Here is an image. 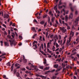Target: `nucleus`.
Here are the masks:
<instances>
[{"label":"nucleus","instance_id":"12","mask_svg":"<svg viewBox=\"0 0 79 79\" xmlns=\"http://www.w3.org/2000/svg\"><path fill=\"white\" fill-rule=\"evenodd\" d=\"M50 68V67H45L44 69V71H45V70H48Z\"/></svg>","mask_w":79,"mask_h":79},{"label":"nucleus","instance_id":"29","mask_svg":"<svg viewBox=\"0 0 79 79\" xmlns=\"http://www.w3.org/2000/svg\"><path fill=\"white\" fill-rule=\"evenodd\" d=\"M70 8H71V10L72 11H74V8H73L72 7H70Z\"/></svg>","mask_w":79,"mask_h":79},{"label":"nucleus","instance_id":"26","mask_svg":"<svg viewBox=\"0 0 79 79\" xmlns=\"http://www.w3.org/2000/svg\"><path fill=\"white\" fill-rule=\"evenodd\" d=\"M7 65L9 66H11V64H10V62H8L7 64Z\"/></svg>","mask_w":79,"mask_h":79},{"label":"nucleus","instance_id":"45","mask_svg":"<svg viewBox=\"0 0 79 79\" xmlns=\"http://www.w3.org/2000/svg\"><path fill=\"white\" fill-rule=\"evenodd\" d=\"M55 71V69H53L51 71V73H53V72H54V71Z\"/></svg>","mask_w":79,"mask_h":79},{"label":"nucleus","instance_id":"57","mask_svg":"<svg viewBox=\"0 0 79 79\" xmlns=\"http://www.w3.org/2000/svg\"><path fill=\"white\" fill-rule=\"evenodd\" d=\"M44 2L46 3H47V1L46 0H44Z\"/></svg>","mask_w":79,"mask_h":79},{"label":"nucleus","instance_id":"35","mask_svg":"<svg viewBox=\"0 0 79 79\" xmlns=\"http://www.w3.org/2000/svg\"><path fill=\"white\" fill-rule=\"evenodd\" d=\"M7 37L9 39H10L11 38V35H7Z\"/></svg>","mask_w":79,"mask_h":79},{"label":"nucleus","instance_id":"14","mask_svg":"<svg viewBox=\"0 0 79 79\" xmlns=\"http://www.w3.org/2000/svg\"><path fill=\"white\" fill-rule=\"evenodd\" d=\"M45 23V21H41L40 23V24H42V25H43Z\"/></svg>","mask_w":79,"mask_h":79},{"label":"nucleus","instance_id":"64","mask_svg":"<svg viewBox=\"0 0 79 79\" xmlns=\"http://www.w3.org/2000/svg\"><path fill=\"white\" fill-rule=\"evenodd\" d=\"M50 26H52V22H50Z\"/></svg>","mask_w":79,"mask_h":79},{"label":"nucleus","instance_id":"5","mask_svg":"<svg viewBox=\"0 0 79 79\" xmlns=\"http://www.w3.org/2000/svg\"><path fill=\"white\" fill-rule=\"evenodd\" d=\"M8 17H9V15H8L5 14H4V18H6L7 19H8Z\"/></svg>","mask_w":79,"mask_h":79},{"label":"nucleus","instance_id":"58","mask_svg":"<svg viewBox=\"0 0 79 79\" xmlns=\"http://www.w3.org/2000/svg\"><path fill=\"white\" fill-rule=\"evenodd\" d=\"M61 50H62V48H60L59 49V52H61Z\"/></svg>","mask_w":79,"mask_h":79},{"label":"nucleus","instance_id":"59","mask_svg":"<svg viewBox=\"0 0 79 79\" xmlns=\"http://www.w3.org/2000/svg\"><path fill=\"white\" fill-rule=\"evenodd\" d=\"M12 26L15 27V23H13V24L12 25Z\"/></svg>","mask_w":79,"mask_h":79},{"label":"nucleus","instance_id":"62","mask_svg":"<svg viewBox=\"0 0 79 79\" xmlns=\"http://www.w3.org/2000/svg\"><path fill=\"white\" fill-rule=\"evenodd\" d=\"M57 24H55V25H54V26H55V27H57Z\"/></svg>","mask_w":79,"mask_h":79},{"label":"nucleus","instance_id":"50","mask_svg":"<svg viewBox=\"0 0 79 79\" xmlns=\"http://www.w3.org/2000/svg\"><path fill=\"white\" fill-rule=\"evenodd\" d=\"M62 66H63V68H64V67H65V65H63V63H62Z\"/></svg>","mask_w":79,"mask_h":79},{"label":"nucleus","instance_id":"24","mask_svg":"<svg viewBox=\"0 0 79 79\" xmlns=\"http://www.w3.org/2000/svg\"><path fill=\"white\" fill-rule=\"evenodd\" d=\"M51 20L52 22H53V21H54V20H55V17H52Z\"/></svg>","mask_w":79,"mask_h":79},{"label":"nucleus","instance_id":"9","mask_svg":"<svg viewBox=\"0 0 79 79\" xmlns=\"http://www.w3.org/2000/svg\"><path fill=\"white\" fill-rule=\"evenodd\" d=\"M51 44V43L48 42L47 44V48H49L50 46V44Z\"/></svg>","mask_w":79,"mask_h":79},{"label":"nucleus","instance_id":"3","mask_svg":"<svg viewBox=\"0 0 79 79\" xmlns=\"http://www.w3.org/2000/svg\"><path fill=\"white\" fill-rule=\"evenodd\" d=\"M57 5H56V6L54 7V10H55L56 13H58V14H60V11H58V10L57 9Z\"/></svg>","mask_w":79,"mask_h":79},{"label":"nucleus","instance_id":"1","mask_svg":"<svg viewBox=\"0 0 79 79\" xmlns=\"http://www.w3.org/2000/svg\"><path fill=\"white\" fill-rule=\"evenodd\" d=\"M74 32H73L72 31H71L70 33V36L69 38V42H70L71 41V39H72L73 37L74 36Z\"/></svg>","mask_w":79,"mask_h":79},{"label":"nucleus","instance_id":"18","mask_svg":"<svg viewBox=\"0 0 79 79\" xmlns=\"http://www.w3.org/2000/svg\"><path fill=\"white\" fill-rule=\"evenodd\" d=\"M40 77H42V78H44V79H46L47 78L46 77H44V76L42 75H40L39 76Z\"/></svg>","mask_w":79,"mask_h":79},{"label":"nucleus","instance_id":"28","mask_svg":"<svg viewBox=\"0 0 79 79\" xmlns=\"http://www.w3.org/2000/svg\"><path fill=\"white\" fill-rule=\"evenodd\" d=\"M48 23H50V17H48Z\"/></svg>","mask_w":79,"mask_h":79},{"label":"nucleus","instance_id":"20","mask_svg":"<svg viewBox=\"0 0 79 79\" xmlns=\"http://www.w3.org/2000/svg\"><path fill=\"white\" fill-rule=\"evenodd\" d=\"M5 55H6V53H2V54L1 56H0V58H1L2 56H5Z\"/></svg>","mask_w":79,"mask_h":79},{"label":"nucleus","instance_id":"53","mask_svg":"<svg viewBox=\"0 0 79 79\" xmlns=\"http://www.w3.org/2000/svg\"><path fill=\"white\" fill-rule=\"evenodd\" d=\"M59 21L60 24H61V20L59 19Z\"/></svg>","mask_w":79,"mask_h":79},{"label":"nucleus","instance_id":"22","mask_svg":"<svg viewBox=\"0 0 79 79\" xmlns=\"http://www.w3.org/2000/svg\"><path fill=\"white\" fill-rule=\"evenodd\" d=\"M11 33L13 34V35H11L12 37H13V38H14V35H15V33H13V32H12Z\"/></svg>","mask_w":79,"mask_h":79},{"label":"nucleus","instance_id":"23","mask_svg":"<svg viewBox=\"0 0 79 79\" xmlns=\"http://www.w3.org/2000/svg\"><path fill=\"white\" fill-rule=\"evenodd\" d=\"M60 46L58 45V44H57V43H56V48H58V47H59Z\"/></svg>","mask_w":79,"mask_h":79},{"label":"nucleus","instance_id":"49","mask_svg":"<svg viewBox=\"0 0 79 79\" xmlns=\"http://www.w3.org/2000/svg\"><path fill=\"white\" fill-rule=\"evenodd\" d=\"M34 22H35V23H37V21L36 19H34Z\"/></svg>","mask_w":79,"mask_h":79},{"label":"nucleus","instance_id":"11","mask_svg":"<svg viewBox=\"0 0 79 79\" xmlns=\"http://www.w3.org/2000/svg\"><path fill=\"white\" fill-rule=\"evenodd\" d=\"M4 44L5 45V46H7V47H8V46H9V44H8V43L5 42Z\"/></svg>","mask_w":79,"mask_h":79},{"label":"nucleus","instance_id":"6","mask_svg":"<svg viewBox=\"0 0 79 79\" xmlns=\"http://www.w3.org/2000/svg\"><path fill=\"white\" fill-rule=\"evenodd\" d=\"M73 14L72 13H71L70 15H69V18L70 19H72L73 18Z\"/></svg>","mask_w":79,"mask_h":79},{"label":"nucleus","instance_id":"17","mask_svg":"<svg viewBox=\"0 0 79 79\" xmlns=\"http://www.w3.org/2000/svg\"><path fill=\"white\" fill-rule=\"evenodd\" d=\"M55 47L54 46H53L52 48V50L53 51V52H55Z\"/></svg>","mask_w":79,"mask_h":79},{"label":"nucleus","instance_id":"10","mask_svg":"<svg viewBox=\"0 0 79 79\" xmlns=\"http://www.w3.org/2000/svg\"><path fill=\"white\" fill-rule=\"evenodd\" d=\"M33 47H35V48H34L35 50L37 48V44H33Z\"/></svg>","mask_w":79,"mask_h":79},{"label":"nucleus","instance_id":"25","mask_svg":"<svg viewBox=\"0 0 79 79\" xmlns=\"http://www.w3.org/2000/svg\"><path fill=\"white\" fill-rule=\"evenodd\" d=\"M47 50L48 52H49V53H52V51H50V49H49L48 48L47 49Z\"/></svg>","mask_w":79,"mask_h":79},{"label":"nucleus","instance_id":"47","mask_svg":"<svg viewBox=\"0 0 79 79\" xmlns=\"http://www.w3.org/2000/svg\"><path fill=\"white\" fill-rule=\"evenodd\" d=\"M48 32H47L46 33V37H48Z\"/></svg>","mask_w":79,"mask_h":79},{"label":"nucleus","instance_id":"37","mask_svg":"<svg viewBox=\"0 0 79 79\" xmlns=\"http://www.w3.org/2000/svg\"><path fill=\"white\" fill-rule=\"evenodd\" d=\"M35 43L36 44H37V41H34L33 42V44H35Z\"/></svg>","mask_w":79,"mask_h":79},{"label":"nucleus","instance_id":"2","mask_svg":"<svg viewBox=\"0 0 79 79\" xmlns=\"http://www.w3.org/2000/svg\"><path fill=\"white\" fill-rule=\"evenodd\" d=\"M60 31H62V32L63 33H65L66 31V29H65L64 27H60Z\"/></svg>","mask_w":79,"mask_h":79},{"label":"nucleus","instance_id":"13","mask_svg":"<svg viewBox=\"0 0 79 79\" xmlns=\"http://www.w3.org/2000/svg\"><path fill=\"white\" fill-rule=\"evenodd\" d=\"M53 67L55 68H58V64H56L54 65Z\"/></svg>","mask_w":79,"mask_h":79},{"label":"nucleus","instance_id":"44","mask_svg":"<svg viewBox=\"0 0 79 79\" xmlns=\"http://www.w3.org/2000/svg\"><path fill=\"white\" fill-rule=\"evenodd\" d=\"M56 40H55V42H54L53 43V44L54 45H56V42H55Z\"/></svg>","mask_w":79,"mask_h":79},{"label":"nucleus","instance_id":"42","mask_svg":"<svg viewBox=\"0 0 79 79\" xmlns=\"http://www.w3.org/2000/svg\"><path fill=\"white\" fill-rule=\"evenodd\" d=\"M59 40H61V35H59Z\"/></svg>","mask_w":79,"mask_h":79},{"label":"nucleus","instance_id":"48","mask_svg":"<svg viewBox=\"0 0 79 79\" xmlns=\"http://www.w3.org/2000/svg\"><path fill=\"white\" fill-rule=\"evenodd\" d=\"M53 35H51L50 36L51 38H53Z\"/></svg>","mask_w":79,"mask_h":79},{"label":"nucleus","instance_id":"19","mask_svg":"<svg viewBox=\"0 0 79 79\" xmlns=\"http://www.w3.org/2000/svg\"><path fill=\"white\" fill-rule=\"evenodd\" d=\"M68 15H66L65 16V21H68Z\"/></svg>","mask_w":79,"mask_h":79},{"label":"nucleus","instance_id":"54","mask_svg":"<svg viewBox=\"0 0 79 79\" xmlns=\"http://www.w3.org/2000/svg\"><path fill=\"white\" fill-rule=\"evenodd\" d=\"M8 34H10L11 33V32L10 31V30H8Z\"/></svg>","mask_w":79,"mask_h":79},{"label":"nucleus","instance_id":"40","mask_svg":"<svg viewBox=\"0 0 79 79\" xmlns=\"http://www.w3.org/2000/svg\"><path fill=\"white\" fill-rule=\"evenodd\" d=\"M41 46L42 48L44 49V44H41Z\"/></svg>","mask_w":79,"mask_h":79},{"label":"nucleus","instance_id":"41","mask_svg":"<svg viewBox=\"0 0 79 79\" xmlns=\"http://www.w3.org/2000/svg\"><path fill=\"white\" fill-rule=\"evenodd\" d=\"M47 22H45V24H44V27H46V26H47Z\"/></svg>","mask_w":79,"mask_h":79},{"label":"nucleus","instance_id":"4","mask_svg":"<svg viewBox=\"0 0 79 79\" xmlns=\"http://www.w3.org/2000/svg\"><path fill=\"white\" fill-rule=\"evenodd\" d=\"M15 67H17V69H18L20 68V64H18V63H16L15 64Z\"/></svg>","mask_w":79,"mask_h":79},{"label":"nucleus","instance_id":"38","mask_svg":"<svg viewBox=\"0 0 79 79\" xmlns=\"http://www.w3.org/2000/svg\"><path fill=\"white\" fill-rule=\"evenodd\" d=\"M44 47L45 48H46V47H47V46H46V44H45V43H44Z\"/></svg>","mask_w":79,"mask_h":79},{"label":"nucleus","instance_id":"34","mask_svg":"<svg viewBox=\"0 0 79 79\" xmlns=\"http://www.w3.org/2000/svg\"><path fill=\"white\" fill-rule=\"evenodd\" d=\"M66 39H64V42L63 43V45H64V44H65V42H66Z\"/></svg>","mask_w":79,"mask_h":79},{"label":"nucleus","instance_id":"55","mask_svg":"<svg viewBox=\"0 0 79 79\" xmlns=\"http://www.w3.org/2000/svg\"><path fill=\"white\" fill-rule=\"evenodd\" d=\"M40 52H41V53H42V54H43L44 52L41 51H40Z\"/></svg>","mask_w":79,"mask_h":79},{"label":"nucleus","instance_id":"52","mask_svg":"<svg viewBox=\"0 0 79 79\" xmlns=\"http://www.w3.org/2000/svg\"><path fill=\"white\" fill-rule=\"evenodd\" d=\"M71 29L70 27L68 26L67 27V29L69 30V29Z\"/></svg>","mask_w":79,"mask_h":79},{"label":"nucleus","instance_id":"60","mask_svg":"<svg viewBox=\"0 0 79 79\" xmlns=\"http://www.w3.org/2000/svg\"><path fill=\"white\" fill-rule=\"evenodd\" d=\"M42 31V30H41V29H39L38 30V32H40V31Z\"/></svg>","mask_w":79,"mask_h":79},{"label":"nucleus","instance_id":"31","mask_svg":"<svg viewBox=\"0 0 79 79\" xmlns=\"http://www.w3.org/2000/svg\"><path fill=\"white\" fill-rule=\"evenodd\" d=\"M49 14L51 15V16H53V15L52 13V11H50L49 12Z\"/></svg>","mask_w":79,"mask_h":79},{"label":"nucleus","instance_id":"32","mask_svg":"<svg viewBox=\"0 0 79 79\" xmlns=\"http://www.w3.org/2000/svg\"><path fill=\"white\" fill-rule=\"evenodd\" d=\"M47 17V15H46L43 16V18H46V17Z\"/></svg>","mask_w":79,"mask_h":79},{"label":"nucleus","instance_id":"27","mask_svg":"<svg viewBox=\"0 0 79 79\" xmlns=\"http://www.w3.org/2000/svg\"><path fill=\"white\" fill-rule=\"evenodd\" d=\"M56 76H54L52 77V79H56Z\"/></svg>","mask_w":79,"mask_h":79},{"label":"nucleus","instance_id":"56","mask_svg":"<svg viewBox=\"0 0 79 79\" xmlns=\"http://www.w3.org/2000/svg\"><path fill=\"white\" fill-rule=\"evenodd\" d=\"M75 15H77V11L76 10L75 12Z\"/></svg>","mask_w":79,"mask_h":79},{"label":"nucleus","instance_id":"21","mask_svg":"<svg viewBox=\"0 0 79 79\" xmlns=\"http://www.w3.org/2000/svg\"><path fill=\"white\" fill-rule=\"evenodd\" d=\"M44 64H46L47 63V60L46 59H44Z\"/></svg>","mask_w":79,"mask_h":79},{"label":"nucleus","instance_id":"16","mask_svg":"<svg viewBox=\"0 0 79 79\" xmlns=\"http://www.w3.org/2000/svg\"><path fill=\"white\" fill-rule=\"evenodd\" d=\"M14 66V64H12L11 67V71H13V66Z\"/></svg>","mask_w":79,"mask_h":79},{"label":"nucleus","instance_id":"46","mask_svg":"<svg viewBox=\"0 0 79 79\" xmlns=\"http://www.w3.org/2000/svg\"><path fill=\"white\" fill-rule=\"evenodd\" d=\"M2 26H3L4 27H5L6 28V25H5L4 24H3Z\"/></svg>","mask_w":79,"mask_h":79},{"label":"nucleus","instance_id":"61","mask_svg":"<svg viewBox=\"0 0 79 79\" xmlns=\"http://www.w3.org/2000/svg\"><path fill=\"white\" fill-rule=\"evenodd\" d=\"M61 4H63V3L61 2V1H60L59 2V5H61Z\"/></svg>","mask_w":79,"mask_h":79},{"label":"nucleus","instance_id":"15","mask_svg":"<svg viewBox=\"0 0 79 79\" xmlns=\"http://www.w3.org/2000/svg\"><path fill=\"white\" fill-rule=\"evenodd\" d=\"M32 30L34 32H36V30L35 29V27H33L31 28Z\"/></svg>","mask_w":79,"mask_h":79},{"label":"nucleus","instance_id":"30","mask_svg":"<svg viewBox=\"0 0 79 79\" xmlns=\"http://www.w3.org/2000/svg\"><path fill=\"white\" fill-rule=\"evenodd\" d=\"M40 69H44V66H40L39 67Z\"/></svg>","mask_w":79,"mask_h":79},{"label":"nucleus","instance_id":"8","mask_svg":"<svg viewBox=\"0 0 79 79\" xmlns=\"http://www.w3.org/2000/svg\"><path fill=\"white\" fill-rule=\"evenodd\" d=\"M65 6L63 5L62 6H59V8H63V7H64V8H66V3H64Z\"/></svg>","mask_w":79,"mask_h":79},{"label":"nucleus","instance_id":"36","mask_svg":"<svg viewBox=\"0 0 79 79\" xmlns=\"http://www.w3.org/2000/svg\"><path fill=\"white\" fill-rule=\"evenodd\" d=\"M23 60H24V62H25V63L27 62V59H23Z\"/></svg>","mask_w":79,"mask_h":79},{"label":"nucleus","instance_id":"43","mask_svg":"<svg viewBox=\"0 0 79 79\" xmlns=\"http://www.w3.org/2000/svg\"><path fill=\"white\" fill-rule=\"evenodd\" d=\"M72 29L73 30H75L76 29V28L74 27V26H73L72 27Z\"/></svg>","mask_w":79,"mask_h":79},{"label":"nucleus","instance_id":"7","mask_svg":"<svg viewBox=\"0 0 79 79\" xmlns=\"http://www.w3.org/2000/svg\"><path fill=\"white\" fill-rule=\"evenodd\" d=\"M9 41L10 43L11 46H13V44H14V42H15V41H11V40H9Z\"/></svg>","mask_w":79,"mask_h":79},{"label":"nucleus","instance_id":"39","mask_svg":"<svg viewBox=\"0 0 79 79\" xmlns=\"http://www.w3.org/2000/svg\"><path fill=\"white\" fill-rule=\"evenodd\" d=\"M19 38L21 40H22V39H23V37L21 36H19Z\"/></svg>","mask_w":79,"mask_h":79},{"label":"nucleus","instance_id":"63","mask_svg":"<svg viewBox=\"0 0 79 79\" xmlns=\"http://www.w3.org/2000/svg\"><path fill=\"white\" fill-rule=\"evenodd\" d=\"M56 22L57 24H58V21H57V20H56Z\"/></svg>","mask_w":79,"mask_h":79},{"label":"nucleus","instance_id":"33","mask_svg":"<svg viewBox=\"0 0 79 79\" xmlns=\"http://www.w3.org/2000/svg\"><path fill=\"white\" fill-rule=\"evenodd\" d=\"M16 76L17 77H19V73H16Z\"/></svg>","mask_w":79,"mask_h":79},{"label":"nucleus","instance_id":"51","mask_svg":"<svg viewBox=\"0 0 79 79\" xmlns=\"http://www.w3.org/2000/svg\"><path fill=\"white\" fill-rule=\"evenodd\" d=\"M43 41H45V38H44V36L43 37Z\"/></svg>","mask_w":79,"mask_h":79}]
</instances>
